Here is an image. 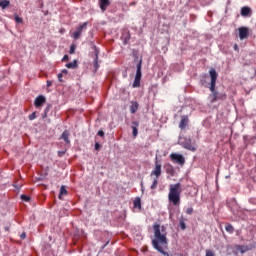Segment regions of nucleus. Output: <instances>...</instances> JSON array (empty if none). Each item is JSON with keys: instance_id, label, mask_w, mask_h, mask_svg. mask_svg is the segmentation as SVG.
Listing matches in <instances>:
<instances>
[{"instance_id": "nucleus-44", "label": "nucleus", "mask_w": 256, "mask_h": 256, "mask_svg": "<svg viewBox=\"0 0 256 256\" xmlns=\"http://www.w3.org/2000/svg\"><path fill=\"white\" fill-rule=\"evenodd\" d=\"M65 155V152H59V157H63Z\"/></svg>"}, {"instance_id": "nucleus-28", "label": "nucleus", "mask_w": 256, "mask_h": 256, "mask_svg": "<svg viewBox=\"0 0 256 256\" xmlns=\"http://www.w3.org/2000/svg\"><path fill=\"white\" fill-rule=\"evenodd\" d=\"M180 228L182 229V231H185L187 229V225L185 224V221H183V219H180Z\"/></svg>"}, {"instance_id": "nucleus-8", "label": "nucleus", "mask_w": 256, "mask_h": 256, "mask_svg": "<svg viewBox=\"0 0 256 256\" xmlns=\"http://www.w3.org/2000/svg\"><path fill=\"white\" fill-rule=\"evenodd\" d=\"M151 177H155L156 179H159L161 177V163L159 162V160L155 161V167L154 170H152V172L150 173Z\"/></svg>"}, {"instance_id": "nucleus-20", "label": "nucleus", "mask_w": 256, "mask_h": 256, "mask_svg": "<svg viewBox=\"0 0 256 256\" xmlns=\"http://www.w3.org/2000/svg\"><path fill=\"white\" fill-rule=\"evenodd\" d=\"M67 69H77V60L66 64Z\"/></svg>"}, {"instance_id": "nucleus-22", "label": "nucleus", "mask_w": 256, "mask_h": 256, "mask_svg": "<svg viewBox=\"0 0 256 256\" xmlns=\"http://www.w3.org/2000/svg\"><path fill=\"white\" fill-rule=\"evenodd\" d=\"M184 149H188V151H195V147L190 142L184 144Z\"/></svg>"}, {"instance_id": "nucleus-10", "label": "nucleus", "mask_w": 256, "mask_h": 256, "mask_svg": "<svg viewBox=\"0 0 256 256\" xmlns=\"http://www.w3.org/2000/svg\"><path fill=\"white\" fill-rule=\"evenodd\" d=\"M240 15L242 17H251L253 15V10L249 6H244L241 8Z\"/></svg>"}, {"instance_id": "nucleus-1", "label": "nucleus", "mask_w": 256, "mask_h": 256, "mask_svg": "<svg viewBox=\"0 0 256 256\" xmlns=\"http://www.w3.org/2000/svg\"><path fill=\"white\" fill-rule=\"evenodd\" d=\"M153 230L154 239L152 240V247L163 256H173V254L165 251L169 245V241L167 240V228L156 223L153 225Z\"/></svg>"}, {"instance_id": "nucleus-29", "label": "nucleus", "mask_w": 256, "mask_h": 256, "mask_svg": "<svg viewBox=\"0 0 256 256\" xmlns=\"http://www.w3.org/2000/svg\"><path fill=\"white\" fill-rule=\"evenodd\" d=\"M14 19L16 23H23V18L19 17V15L15 14Z\"/></svg>"}, {"instance_id": "nucleus-13", "label": "nucleus", "mask_w": 256, "mask_h": 256, "mask_svg": "<svg viewBox=\"0 0 256 256\" xmlns=\"http://www.w3.org/2000/svg\"><path fill=\"white\" fill-rule=\"evenodd\" d=\"M46 99L45 96L40 95L38 97H36L35 101H34V105L35 107H42L43 103H45Z\"/></svg>"}, {"instance_id": "nucleus-42", "label": "nucleus", "mask_w": 256, "mask_h": 256, "mask_svg": "<svg viewBox=\"0 0 256 256\" xmlns=\"http://www.w3.org/2000/svg\"><path fill=\"white\" fill-rule=\"evenodd\" d=\"M234 49L235 51H239V47L237 46V44L234 45Z\"/></svg>"}, {"instance_id": "nucleus-36", "label": "nucleus", "mask_w": 256, "mask_h": 256, "mask_svg": "<svg viewBox=\"0 0 256 256\" xmlns=\"http://www.w3.org/2000/svg\"><path fill=\"white\" fill-rule=\"evenodd\" d=\"M99 149H101V144H99V142L95 143V150L99 151Z\"/></svg>"}, {"instance_id": "nucleus-6", "label": "nucleus", "mask_w": 256, "mask_h": 256, "mask_svg": "<svg viewBox=\"0 0 256 256\" xmlns=\"http://www.w3.org/2000/svg\"><path fill=\"white\" fill-rule=\"evenodd\" d=\"M209 75H210V79H211L210 91H211V93H216L217 91H215V85L217 83V71L212 68L209 71Z\"/></svg>"}, {"instance_id": "nucleus-21", "label": "nucleus", "mask_w": 256, "mask_h": 256, "mask_svg": "<svg viewBox=\"0 0 256 256\" xmlns=\"http://www.w3.org/2000/svg\"><path fill=\"white\" fill-rule=\"evenodd\" d=\"M225 231H227V233H234L235 229L233 228V225L227 223L226 226H225Z\"/></svg>"}, {"instance_id": "nucleus-41", "label": "nucleus", "mask_w": 256, "mask_h": 256, "mask_svg": "<svg viewBox=\"0 0 256 256\" xmlns=\"http://www.w3.org/2000/svg\"><path fill=\"white\" fill-rule=\"evenodd\" d=\"M61 73H62V75H67L69 73V71H67V69H63Z\"/></svg>"}, {"instance_id": "nucleus-11", "label": "nucleus", "mask_w": 256, "mask_h": 256, "mask_svg": "<svg viewBox=\"0 0 256 256\" xmlns=\"http://www.w3.org/2000/svg\"><path fill=\"white\" fill-rule=\"evenodd\" d=\"M189 125V116L184 115L179 123V129H185Z\"/></svg>"}, {"instance_id": "nucleus-16", "label": "nucleus", "mask_w": 256, "mask_h": 256, "mask_svg": "<svg viewBox=\"0 0 256 256\" xmlns=\"http://www.w3.org/2000/svg\"><path fill=\"white\" fill-rule=\"evenodd\" d=\"M139 110V103L137 101H132L130 105V113L135 114Z\"/></svg>"}, {"instance_id": "nucleus-2", "label": "nucleus", "mask_w": 256, "mask_h": 256, "mask_svg": "<svg viewBox=\"0 0 256 256\" xmlns=\"http://www.w3.org/2000/svg\"><path fill=\"white\" fill-rule=\"evenodd\" d=\"M181 193L183 189L181 188V183L171 184L169 187L168 200L174 207H179L181 205Z\"/></svg>"}, {"instance_id": "nucleus-18", "label": "nucleus", "mask_w": 256, "mask_h": 256, "mask_svg": "<svg viewBox=\"0 0 256 256\" xmlns=\"http://www.w3.org/2000/svg\"><path fill=\"white\" fill-rule=\"evenodd\" d=\"M61 139H63L65 143H71L69 140V131L65 130L61 135Z\"/></svg>"}, {"instance_id": "nucleus-33", "label": "nucleus", "mask_w": 256, "mask_h": 256, "mask_svg": "<svg viewBox=\"0 0 256 256\" xmlns=\"http://www.w3.org/2000/svg\"><path fill=\"white\" fill-rule=\"evenodd\" d=\"M205 256H215V253L211 250H206V255Z\"/></svg>"}, {"instance_id": "nucleus-46", "label": "nucleus", "mask_w": 256, "mask_h": 256, "mask_svg": "<svg viewBox=\"0 0 256 256\" xmlns=\"http://www.w3.org/2000/svg\"><path fill=\"white\" fill-rule=\"evenodd\" d=\"M170 219H173V214L170 213Z\"/></svg>"}, {"instance_id": "nucleus-39", "label": "nucleus", "mask_w": 256, "mask_h": 256, "mask_svg": "<svg viewBox=\"0 0 256 256\" xmlns=\"http://www.w3.org/2000/svg\"><path fill=\"white\" fill-rule=\"evenodd\" d=\"M27 237V234L25 232H23L21 235H20V239H25Z\"/></svg>"}, {"instance_id": "nucleus-19", "label": "nucleus", "mask_w": 256, "mask_h": 256, "mask_svg": "<svg viewBox=\"0 0 256 256\" xmlns=\"http://www.w3.org/2000/svg\"><path fill=\"white\" fill-rule=\"evenodd\" d=\"M11 5V2L9 0H0V7L1 9H6Z\"/></svg>"}, {"instance_id": "nucleus-26", "label": "nucleus", "mask_w": 256, "mask_h": 256, "mask_svg": "<svg viewBox=\"0 0 256 256\" xmlns=\"http://www.w3.org/2000/svg\"><path fill=\"white\" fill-rule=\"evenodd\" d=\"M20 199H21L22 201H26V203H29V201H31V197H29V196H27V195H25V194H22V195L20 196Z\"/></svg>"}, {"instance_id": "nucleus-25", "label": "nucleus", "mask_w": 256, "mask_h": 256, "mask_svg": "<svg viewBox=\"0 0 256 256\" xmlns=\"http://www.w3.org/2000/svg\"><path fill=\"white\" fill-rule=\"evenodd\" d=\"M159 183L158 178H154L152 185L150 186V189H157V185Z\"/></svg>"}, {"instance_id": "nucleus-43", "label": "nucleus", "mask_w": 256, "mask_h": 256, "mask_svg": "<svg viewBox=\"0 0 256 256\" xmlns=\"http://www.w3.org/2000/svg\"><path fill=\"white\" fill-rule=\"evenodd\" d=\"M108 245H109V241H107V243L102 246V249H105V247Z\"/></svg>"}, {"instance_id": "nucleus-34", "label": "nucleus", "mask_w": 256, "mask_h": 256, "mask_svg": "<svg viewBox=\"0 0 256 256\" xmlns=\"http://www.w3.org/2000/svg\"><path fill=\"white\" fill-rule=\"evenodd\" d=\"M58 80L60 83H63V73L58 74Z\"/></svg>"}, {"instance_id": "nucleus-14", "label": "nucleus", "mask_w": 256, "mask_h": 256, "mask_svg": "<svg viewBox=\"0 0 256 256\" xmlns=\"http://www.w3.org/2000/svg\"><path fill=\"white\" fill-rule=\"evenodd\" d=\"M93 49L95 51L94 67L96 70H98L99 69V49H97V46H93Z\"/></svg>"}, {"instance_id": "nucleus-24", "label": "nucleus", "mask_w": 256, "mask_h": 256, "mask_svg": "<svg viewBox=\"0 0 256 256\" xmlns=\"http://www.w3.org/2000/svg\"><path fill=\"white\" fill-rule=\"evenodd\" d=\"M134 207H135L136 209H141V198H136V199L134 200Z\"/></svg>"}, {"instance_id": "nucleus-31", "label": "nucleus", "mask_w": 256, "mask_h": 256, "mask_svg": "<svg viewBox=\"0 0 256 256\" xmlns=\"http://www.w3.org/2000/svg\"><path fill=\"white\" fill-rule=\"evenodd\" d=\"M75 49H76L75 44H72V45L70 46V51H69L70 55H73V53H75Z\"/></svg>"}, {"instance_id": "nucleus-5", "label": "nucleus", "mask_w": 256, "mask_h": 256, "mask_svg": "<svg viewBox=\"0 0 256 256\" xmlns=\"http://www.w3.org/2000/svg\"><path fill=\"white\" fill-rule=\"evenodd\" d=\"M87 22H84L80 26L77 27L76 31L71 34L72 39L77 41V39H81V35H83V29H87Z\"/></svg>"}, {"instance_id": "nucleus-35", "label": "nucleus", "mask_w": 256, "mask_h": 256, "mask_svg": "<svg viewBox=\"0 0 256 256\" xmlns=\"http://www.w3.org/2000/svg\"><path fill=\"white\" fill-rule=\"evenodd\" d=\"M97 135H98L99 137H105V132H103V130H99L98 133H97Z\"/></svg>"}, {"instance_id": "nucleus-40", "label": "nucleus", "mask_w": 256, "mask_h": 256, "mask_svg": "<svg viewBox=\"0 0 256 256\" xmlns=\"http://www.w3.org/2000/svg\"><path fill=\"white\" fill-rule=\"evenodd\" d=\"M50 109H51V106H47V107L45 108V110H44V113H49Z\"/></svg>"}, {"instance_id": "nucleus-48", "label": "nucleus", "mask_w": 256, "mask_h": 256, "mask_svg": "<svg viewBox=\"0 0 256 256\" xmlns=\"http://www.w3.org/2000/svg\"><path fill=\"white\" fill-rule=\"evenodd\" d=\"M5 229H6V231H9V228H8V227H6Z\"/></svg>"}, {"instance_id": "nucleus-15", "label": "nucleus", "mask_w": 256, "mask_h": 256, "mask_svg": "<svg viewBox=\"0 0 256 256\" xmlns=\"http://www.w3.org/2000/svg\"><path fill=\"white\" fill-rule=\"evenodd\" d=\"M139 127V122L138 121H133L132 122V135L133 137H137L139 135V130L137 129Z\"/></svg>"}, {"instance_id": "nucleus-38", "label": "nucleus", "mask_w": 256, "mask_h": 256, "mask_svg": "<svg viewBox=\"0 0 256 256\" xmlns=\"http://www.w3.org/2000/svg\"><path fill=\"white\" fill-rule=\"evenodd\" d=\"M46 85L47 87H51V85H53V82L51 80H47Z\"/></svg>"}, {"instance_id": "nucleus-23", "label": "nucleus", "mask_w": 256, "mask_h": 256, "mask_svg": "<svg viewBox=\"0 0 256 256\" xmlns=\"http://www.w3.org/2000/svg\"><path fill=\"white\" fill-rule=\"evenodd\" d=\"M63 195H67V189L65 188V186H61L60 188L59 199H62Z\"/></svg>"}, {"instance_id": "nucleus-17", "label": "nucleus", "mask_w": 256, "mask_h": 256, "mask_svg": "<svg viewBox=\"0 0 256 256\" xmlns=\"http://www.w3.org/2000/svg\"><path fill=\"white\" fill-rule=\"evenodd\" d=\"M166 173H168V175H171V177L175 176V168H173V165L168 164L166 166Z\"/></svg>"}, {"instance_id": "nucleus-9", "label": "nucleus", "mask_w": 256, "mask_h": 256, "mask_svg": "<svg viewBox=\"0 0 256 256\" xmlns=\"http://www.w3.org/2000/svg\"><path fill=\"white\" fill-rule=\"evenodd\" d=\"M239 37L241 40L247 39L249 37V28L247 27H240L238 28Z\"/></svg>"}, {"instance_id": "nucleus-4", "label": "nucleus", "mask_w": 256, "mask_h": 256, "mask_svg": "<svg viewBox=\"0 0 256 256\" xmlns=\"http://www.w3.org/2000/svg\"><path fill=\"white\" fill-rule=\"evenodd\" d=\"M209 99L210 103H216V101H225V99H227V94L216 91L209 95Z\"/></svg>"}, {"instance_id": "nucleus-12", "label": "nucleus", "mask_w": 256, "mask_h": 256, "mask_svg": "<svg viewBox=\"0 0 256 256\" xmlns=\"http://www.w3.org/2000/svg\"><path fill=\"white\" fill-rule=\"evenodd\" d=\"M111 5V2L109 0H99V6L102 11V13H105L107 11V7Z\"/></svg>"}, {"instance_id": "nucleus-27", "label": "nucleus", "mask_w": 256, "mask_h": 256, "mask_svg": "<svg viewBox=\"0 0 256 256\" xmlns=\"http://www.w3.org/2000/svg\"><path fill=\"white\" fill-rule=\"evenodd\" d=\"M240 253H246V251H249V246H239Z\"/></svg>"}, {"instance_id": "nucleus-47", "label": "nucleus", "mask_w": 256, "mask_h": 256, "mask_svg": "<svg viewBox=\"0 0 256 256\" xmlns=\"http://www.w3.org/2000/svg\"><path fill=\"white\" fill-rule=\"evenodd\" d=\"M141 187H142V191H143V182H141Z\"/></svg>"}, {"instance_id": "nucleus-30", "label": "nucleus", "mask_w": 256, "mask_h": 256, "mask_svg": "<svg viewBox=\"0 0 256 256\" xmlns=\"http://www.w3.org/2000/svg\"><path fill=\"white\" fill-rule=\"evenodd\" d=\"M35 119H37V113H36V112H33L32 114L29 115V120H30V121H33V120H35Z\"/></svg>"}, {"instance_id": "nucleus-37", "label": "nucleus", "mask_w": 256, "mask_h": 256, "mask_svg": "<svg viewBox=\"0 0 256 256\" xmlns=\"http://www.w3.org/2000/svg\"><path fill=\"white\" fill-rule=\"evenodd\" d=\"M63 62L69 61V55H64V57L62 58Z\"/></svg>"}, {"instance_id": "nucleus-3", "label": "nucleus", "mask_w": 256, "mask_h": 256, "mask_svg": "<svg viewBox=\"0 0 256 256\" xmlns=\"http://www.w3.org/2000/svg\"><path fill=\"white\" fill-rule=\"evenodd\" d=\"M143 60H139L138 64H137V70H136V75H135V79L134 82L132 84V87L135 89L137 87H141V77H142V73H141V66H142Z\"/></svg>"}, {"instance_id": "nucleus-45", "label": "nucleus", "mask_w": 256, "mask_h": 256, "mask_svg": "<svg viewBox=\"0 0 256 256\" xmlns=\"http://www.w3.org/2000/svg\"><path fill=\"white\" fill-rule=\"evenodd\" d=\"M43 119H45V117H47V113L44 112V114L42 115Z\"/></svg>"}, {"instance_id": "nucleus-7", "label": "nucleus", "mask_w": 256, "mask_h": 256, "mask_svg": "<svg viewBox=\"0 0 256 256\" xmlns=\"http://www.w3.org/2000/svg\"><path fill=\"white\" fill-rule=\"evenodd\" d=\"M170 159L172 163H177V165H181V166L185 165V157L181 154L171 153Z\"/></svg>"}, {"instance_id": "nucleus-32", "label": "nucleus", "mask_w": 256, "mask_h": 256, "mask_svg": "<svg viewBox=\"0 0 256 256\" xmlns=\"http://www.w3.org/2000/svg\"><path fill=\"white\" fill-rule=\"evenodd\" d=\"M186 214L187 215H193V207H189L186 209Z\"/></svg>"}]
</instances>
